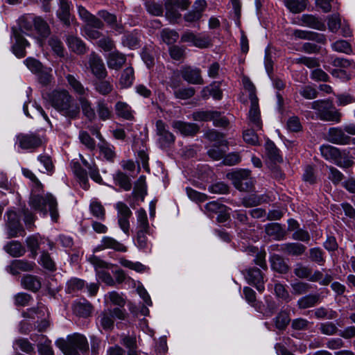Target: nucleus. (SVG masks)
<instances>
[{
    "mask_svg": "<svg viewBox=\"0 0 355 355\" xmlns=\"http://www.w3.org/2000/svg\"><path fill=\"white\" fill-rule=\"evenodd\" d=\"M15 43L12 46L13 53L19 58L26 56V47L29 46L28 41L17 31H14Z\"/></svg>",
    "mask_w": 355,
    "mask_h": 355,
    "instance_id": "nucleus-22",
    "label": "nucleus"
},
{
    "mask_svg": "<svg viewBox=\"0 0 355 355\" xmlns=\"http://www.w3.org/2000/svg\"><path fill=\"white\" fill-rule=\"evenodd\" d=\"M160 35L162 41L168 45L175 43L179 38V34L170 28H164Z\"/></svg>",
    "mask_w": 355,
    "mask_h": 355,
    "instance_id": "nucleus-54",
    "label": "nucleus"
},
{
    "mask_svg": "<svg viewBox=\"0 0 355 355\" xmlns=\"http://www.w3.org/2000/svg\"><path fill=\"white\" fill-rule=\"evenodd\" d=\"M40 263L46 270L49 271L56 270V265L50 254L46 251H43L40 256Z\"/></svg>",
    "mask_w": 355,
    "mask_h": 355,
    "instance_id": "nucleus-59",
    "label": "nucleus"
},
{
    "mask_svg": "<svg viewBox=\"0 0 355 355\" xmlns=\"http://www.w3.org/2000/svg\"><path fill=\"white\" fill-rule=\"evenodd\" d=\"M149 231L138 230L136 237V245L143 250H146L150 248V244L148 240L146 234Z\"/></svg>",
    "mask_w": 355,
    "mask_h": 355,
    "instance_id": "nucleus-57",
    "label": "nucleus"
},
{
    "mask_svg": "<svg viewBox=\"0 0 355 355\" xmlns=\"http://www.w3.org/2000/svg\"><path fill=\"white\" fill-rule=\"evenodd\" d=\"M35 23V17L32 15H24L19 19V26L20 29L24 32H28L33 30Z\"/></svg>",
    "mask_w": 355,
    "mask_h": 355,
    "instance_id": "nucleus-53",
    "label": "nucleus"
},
{
    "mask_svg": "<svg viewBox=\"0 0 355 355\" xmlns=\"http://www.w3.org/2000/svg\"><path fill=\"white\" fill-rule=\"evenodd\" d=\"M79 102L85 116L89 121H93L96 119V112L94 109L92 107L90 101L85 97H80L79 98Z\"/></svg>",
    "mask_w": 355,
    "mask_h": 355,
    "instance_id": "nucleus-46",
    "label": "nucleus"
},
{
    "mask_svg": "<svg viewBox=\"0 0 355 355\" xmlns=\"http://www.w3.org/2000/svg\"><path fill=\"white\" fill-rule=\"evenodd\" d=\"M14 347L30 355L35 354L34 345L30 343L27 338H19L14 341Z\"/></svg>",
    "mask_w": 355,
    "mask_h": 355,
    "instance_id": "nucleus-41",
    "label": "nucleus"
},
{
    "mask_svg": "<svg viewBox=\"0 0 355 355\" xmlns=\"http://www.w3.org/2000/svg\"><path fill=\"white\" fill-rule=\"evenodd\" d=\"M85 286V282L83 279L71 278L67 283L66 291L68 293H73L83 290Z\"/></svg>",
    "mask_w": 355,
    "mask_h": 355,
    "instance_id": "nucleus-55",
    "label": "nucleus"
},
{
    "mask_svg": "<svg viewBox=\"0 0 355 355\" xmlns=\"http://www.w3.org/2000/svg\"><path fill=\"white\" fill-rule=\"evenodd\" d=\"M221 83L219 81L213 82L209 86L205 87L201 92L202 96L204 98H208L211 96L216 100H220L222 96Z\"/></svg>",
    "mask_w": 355,
    "mask_h": 355,
    "instance_id": "nucleus-28",
    "label": "nucleus"
},
{
    "mask_svg": "<svg viewBox=\"0 0 355 355\" xmlns=\"http://www.w3.org/2000/svg\"><path fill=\"white\" fill-rule=\"evenodd\" d=\"M7 219L5 223V228L8 239L24 236L25 230L20 222V216L13 210H8L6 213Z\"/></svg>",
    "mask_w": 355,
    "mask_h": 355,
    "instance_id": "nucleus-7",
    "label": "nucleus"
},
{
    "mask_svg": "<svg viewBox=\"0 0 355 355\" xmlns=\"http://www.w3.org/2000/svg\"><path fill=\"white\" fill-rule=\"evenodd\" d=\"M98 323L105 331H111L114 328V321L110 309L103 311L97 318Z\"/></svg>",
    "mask_w": 355,
    "mask_h": 355,
    "instance_id": "nucleus-29",
    "label": "nucleus"
},
{
    "mask_svg": "<svg viewBox=\"0 0 355 355\" xmlns=\"http://www.w3.org/2000/svg\"><path fill=\"white\" fill-rule=\"evenodd\" d=\"M270 262L272 269L279 273L286 274L289 271V266L284 258L279 254H272L270 257Z\"/></svg>",
    "mask_w": 355,
    "mask_h": 355,
    "instance_id": "nucleus-26",
    "label": "nucleus"
},
{
    "mask_svg": "<svg viewBox=\"0 0 355 355\" xmlns=\"http://www.w3.org/2000/svg\"><path fill=\"white\" fill-rule=\"evenodd\" d=\"M99 80V81L94 83L95 90L103 96L109 94L113 89L112 85L108 80H104L103 79Z\"/></svg>",
    "mask_w": 355,
    "mask_h": 355,
    "instance_id": "nucleus-56",
    "label": "nucleus"
},
{
    "mask_svg": "<svg viewBox=\"0 0 355 355\" xmlns=\"http://www.w3.org/2000/svg\"><path fill=\"white\" fill-rule=\"evenodd\" d=\"M97 249L99 250L112 249L116 252H125L128 251V248L125 245L115 239L108 236H105L102 238L101 243L98 245Z\"/></svg>",
    "mask_w": 355,
    "mask_h": 355,
    "instance_id": "nucleus-19",
    "label": "nucleus"
},
{
    "mask_svg": "<svg viewBox=\"0 0 355 355\" xmlns=\"http://www.w3.org/2000/svg\"><path fill=\"white\" fill-rule=\"evenodd\" d=\"M115 110L116 114L126 120H132L134 119L132 110L129 105L126 103L119 101L115 105Z\"/></svg>",
    "mask_w": 355,
    "mask_h": 355,
    "instance_id": "nucleus-43",
    "label": "nucleus"
},
{
    "mask_svg": "<svg viewBox=\"0 0 355 355\" xmlns=\"http://www.w3.org/2000/svg\"><path fill=\"white\" fill-rule=\"evenodd\" d=\"M98 148L101 155H102L105 159L109 162L114 161L116 153L113 146H111L109 143L103 140L98 144Z\"/></svg>",
    "mask_w": 355,
    "mask_h": 355,
    "instance_id": "nucleus-48",
    "label": "nucleus"
},
{
    "mask_svg": "<svg viewBox=\"0 0 355 355\" xmlns=\"http://www.w3.org/2000/svg\"><path fill=\"white\" fill-rule=\"evenodd\" d=\"M47 102L62 115L76 119L80 115V106L69 92L64 89H54L47 94Z\"/></svg>",
    "mask_w": 355,
    "mask_h": 355,
    "instance_id": "nucleus-1",
    "label": "nucleus"
},
{
    "mask_svg": "<svg viewBox=\"0 0 355 355\" xmlns=\"http://www.w3.org/2000/svg\"><path fill=\"white\" fill-rule=\"evenodd\" d=\"M66 79L74 92L81 96L86 94L88 89L85 88L83 84L74 76L68 74L66 76Z\"/></svg>",
    "mask_w": 355,
    "mask_h": 355,
    "instance_id": "nucleus-49",
    "label": "nucleus"
},
{
    "mask_svg": "<svg viewBox=\"0 0 355 355\" xmlns=\"http://www.w3.org/2000/svg\"><path fill=\"white\" fill-rule=\"evenodd\" d=\"M292 35L296 39L314 41L320 44H325L327 42L325 35L313 31L295 29L293 31Z\"/></svg>",
    "mask_w": 355,
    "mask_h": 355,
    "instance_id": "nucleus-15",
    "label": "nucleus"
},
{
    "mask_svg": "<svg viewBox=\"0 0 355 355\" xmlns=\"http://www.w3.org/2000/svg\"><path fill=\"white\" fill-rule=\"evenodd\" d=\"M311 108L318 112L320 119L324 121L339 123L342 114L332 105L327 101H315L311 103Z\"/></svg>",
    "mask_w": 355,
    "mask_h": 355,
    "instance_id": "nucleus-5",
    "label": "nucleus"
},
{
    "mask_svg": "<svg viewBox=\"0 0 355 355\" xmlns=\"http://www.w3.org/2000/svg\"><path fill=\"white\" fill-rule=\"evenodd\" d=\"M4 250L13 257H21L25 254V249L17 241H12L4 246Z\"/></svg>",
    "mask_w": 355,
    "mask_h": 355,
    "instance_id": "nucleus-40",
    "label": "nucleus"
},
{
    "mask_svg": "<svg viewBox=\"0 0 355 355\" xmlns=\"http://www.w3.org/2000/svg\"><path fill=\"white\" fill-rule=\"evenodd\" d=\"M114 181L116 185L125 191H130L132 188L130 178L121 171H118L114 175Z\"/></svg>",
    "mask_w": 355,
    "mask_h": 355,
    "instance_id": "nucleus-45",
    "label": "nucleus"
},
{
    "mask_svg": "<svg viewBox=\"0 0 355 355\" xmlns=\"http://www.w3.org/2000/svg\"><path fill=\"white\" fill-rule=\"evenodd\" d=\"M181 75L183 79L191 84H202V78L200 71L197 68L184 67L181 69Z\"/></svg>",
    "mask_w": 355,
    "mask_h": 355,
    "instance_id": "nucleus-23",
    "label": "nucleus"
},
{
    "mask_svg": "<svg viewBox=\"0 0 355 355\" xmlns=\"http://www.w3.org/2000/svg\"><path fill=\"white\" fill-rule=\"evenodd\" d=\"M329 169L328 179L334 184L338 185L344 180V175L336 168L332 166H327Z\"/></svg>",
    "mask_w": 355,
    "mask_h": 355,
    "instance_id": "nucleus-61",
    "label": "nucleus"
},
{
    "mask_svg": "<svg viewBox=\"0 0 355 355\" xmlns=\"http://www.w3.org/2000/svg\"><path fill=\"white\" fill-rule=\"evenodd\" d=\"M205 208L209 217L213 218L216 216V221L222 222V201L220 198L207 203Z\"/></svg>",
    "mask_w": 355,
    "mask_h": 355,
    "instance_id": "nucleus-25",
    "label": "nucleus"
},
{
    "mask_svg": "<svg viewBox=\"0 0 355 355\" xmlns=\"http://www.w3.org/2000/svg\"><path fill=\"white\" fill-rule=\"evenodd\" d=\"M345 132L344 128H330L327 132V140L331 143L338 145L349 144L352 138Z\"/></svg>",
    "mask_w": 355,
    "mask_h": 355,
    "instance_id": "nucleus-16",
    "label": "nucleus"
},
{
    "mask_svg": "<svg viewBox=\"0 0 355 355\" xmlns=\"http://www.w3.org/2000/svg\"><path fill=\"white\" fill-rule=\"evenodd\" d=\"M147 12L154 16H162L164 12L163 4L160 2L147 1L145 3Z\"/></svg>",
    "mask_w": 355,
    "mask_h": 355,
    "instance_id": "nucleus-60",
    "label": "nucleus"
},
{
    "mask_svg": "<svg viewBox=\"0 0 355 355\" xmlns=\"http://www.w3.org/2000/svg\"><path fill=\"white\" fill-rule=\"evenodd\" d=\"M30 206L35 210L42 213L44 216L49 212L51 219L56 222L59 218L58 203L55 198L51 193L44 196L33 195L29 200Z\"/></svg>",
    "mask_w": 355,
    "mask_h": 355,
    "instance_id": "nucleus-3",
    "label": "nucleus"
},
{
    "mask_svg": "<svg viewBox=\"0 0 355 355\" xmlns=\"http://www.w3.org/2000/svg\"><path fill=\"white\" fill-rule=\"evenodd\" d=\"M173 127L177 129L184 136H194L200 130V127L196 123L176 121L173 123Z\"/></svg>",
    "mask_w": 355,
    "mask_h": 355,
    "instance_id": "nucleus-20",
    "label": "nucleus"
},
{
    "mask_svg": "<svg viewBox=\"0 0 355 355\" xmlns=\"http://www.w3.org/2000/svg\"><path fill=\"white\" fill-rule=\"evenodd\" d=\"M291 288L293 289V294L300 295L309 292L312 288V286L306 282H297L291 284Z\"/></svg>",
    "mask_w": 355,
    "mask_h": 355,
    "instance_id": "nucleus-63",
    "label": "nucleus"
},
{
    "mask_svg": "<svg viewBox=\"0 0 355 355\" xmlns=\"http://www.w3.org/2000/svg\"><path fill=\"white\" fill-rule=\"evenodd\" d=\"M135 80V71L132 67H126L121 73L119 80L122 87L127 88L130 87Z\"/></svg>",
    "mask_w": 355,
    "mask_h": 355,
    "instance_id": "nucleus-44",
    "label": "nucleus"
},
{
    "mask_svg": "<svg viewBox=\"0 0 355 355\" xmlns=\"http://www.w3.org/2000/svg\"><path fill=\"white\" fill-rule=\"evenodd\" d=\"M156 131L158 136V142L162 148H166L174 143L175 137L173 133L168 131L163 121H157Z\"/></svg>",
    "mask_w": 355,
    "mask_h": 355,
    "instance_id": "nucleus-11",
    "label": "nucleus"
},
{
    "mask_svg": "<svg viewBox=\"0 0 355 355\" xmlns=\"http://www.w3.org/2000/svg\"><path fill=\"white\" fill-rule=\"evenodd\" d=\"M35 263L33 261H28L24 259H15L11 261L7 267V271L13 275L20 273V272H28L33 270Z\"/></svg>",
    "mask_w": 355,
    "mask_h": 355,
    "instance_id": "nucleus-17",
    "label": "nucleus"
},
{
    "mask_svg": "<svg viewBox=\"0 0 355 355\" xmlns=\"http://www.w3.org/2000/svg\"><path fill=\"white\" fill-rule=\"evenodd\" d=\"M26 243L28 249L31 253L33 258H35L37 255V251L40 248V245L42 243V239L39 240L37 235H31L26 238Z\"/></svg>",
    "mask_w": 355,
    "mask_h": 355,
    "instance_id": "nucleus-50",
    "label": "nucleus"
},
{
    "mask_svg": "<svg viewBox=\"0 0 355 355\" xmlns=\"http://www.w3.org/2000/svg\"><path fill=\"white\" fill-rule=\"evenodd\" d=\"M21 284L24 288L34 293L38 291L42 286L40 278L32 275H24L21 278Z\"/></svg>",
    "mask_w": 355,
    "mask_h": 355,
    "instance_id": "nucleus-27",
    "label": "nucleus"
},
{
    "mask_svg": "<svg viewBox=\"0 0 355 355\" xmlns=\"http://www.w3.org/2000/svg\"><path fill=\"white\" fill-rule=\"evenodd\" d=\"M266 234L272 236L276 240L283 239L286 236V231L282 225L277 223H272L266 225L265 228Z\"/></svg>",
    "mask_w": 355,
    "mask_h": 355,
    "instance_id": "nucleus-36",
    "label": "nucleus"
},
{
    "mask_svg": "<svg viewBox=\"0 0 355 355\" xmlns=\"http://www.w3.org/2000/svg\"><path fill=\"white\" fill-rule=\"evenodd\" d=\"M320 151L325 159L334 162L340 168H349L354 164L346 150L341 151L335 146L324 144L320 146Z\"/></svg>",
    "mask_w": 355,
    "mask_h": 355,
    "instance_id": "nucleus-4",
    "label": "nucleus"
},
{
    "mask_svg": "<svg viewBox=\"0 0 355 355\" xmlns=\"http://www.w3.org/2000/svg\"><path fill=\"white\" fill-rule=\"evenodd\" d=\"M43 142L42 137L36 133H21L17 137L18 147L31 152H33L40 147Z\"/></svg>",
    "mask_w": 355,
    "mask_h": 355,
    "instance_id": "nucleus-9",
    "label": "nucleus"
},
{
    "mask_svg": "<svg viewBox=\"0 0 355 355\" xmlns=\"http://www.w3.org/2000/svg\"><path fill=\"white\" fill-rule=\"evenodd\" d=\"M96 108L98 116L101 120L107 121L112 118V107L106 103L105 100H98L96 103Z\"/></svg>",
    "mask_w": 355,
    "mask_h": 355,
    "instance_id": "nucleus-37",
    "label": "nucleus"
},
{
    "mask_svg": "<svg viewBox=\"0 0 355 355\" xmlns=\"http://www.w3.org/2000/svg\"><path fill=\"white\" fill-rule=\"evenodd\" d=\"M284 3L289 11L294 14L303 12L307 6L306 0H284Z\"/></svg>",
    "mask_w": 355,
    "mask_h": 355,
    "instance_id": "nucleus-42",
    "label": "nucleus"
},
{
    "mask_svg": "<svg viewBox=\"0 0 355 355\" xmlns=\"http://www.w3.org/2000/svg\"><path fill=\"white\" fill-rule=\"evenodd\" d=\"M34 27L37 33L43 38L47 37L50 35L49 26L41 17H35Z\"/></svg>",
    "mask_w": 355,
    "mask_h": 355,
    "instance_id": "nucleus-51",
    "label": "nucleus"
},
{
    "mask_svg": "<svg viewBox=\"0 0 355 355\" xmlns=\"http://www.w3.org/2000/svg\"><path fill=\"white\" fill-rule=\"evenodd\" d=\"M126 58L125 55L119 51L110 53L107 59V66L110 69L118 70L125 64Z\"/></svg>",
    "mask_w": 355,
    "mask_h": 355,
    "instance_id": "nucleus-30",
    "label": "nucleus"
},
{
    "mask_svg": "<svg viewBox=\"0 0 355 355\" xmlns=\"http://www.w3.org/2000/svg\"><path fill=\"white\" fill-rule=\"evenodd\" d=\"M314 315L318 319H335L338 314L334 310H328L324 307H320L314 310Z\"/></svg>",
    "mask_w": 355,
    "mask_h": 355,
    "instance_id": "nucleus-62",
    "label": "nucleus"
},
{
    "mask_svg": "<svg viewBox=\"0 0 355 355\" xmlns=\"http://www.w3.org/2000/svg\"><path fill=\"white\" fill-rule=\"evenodd\" d=\"M272 321L276 329L284 331L291 322L289 312L286 310L280 311L272 319Z\"/></svg>",
    "mask_w": 355,
    "mask_h": 355,
    "instance_id": "nucleus-33",
    "label": "nucleus"
},
{
    "mask_svg": "<svg viewBox=\"0 0 355 355\" xmlns=\"http://www.w3.org/2000/svg\"><path fill=\"white\" fill-rule=\"evenodd\" d=\"M73 312L78 316L83 318L89 317L92 311L93 306L88 301L76 302L73 306Z\"/></svg>",
    "mask_w": 355,
    "mask_h": 355,
    "instance_id": "nucleus-39",
    "label": "nucleus"
},
{
    "mask_svg": "<svg viewBox=\"0 0 355 355\" xmlns=\"http://www.w3.org/2000/svg\"><path fill=\"white\" fill-rule=\"evenodd\" d=\"M302 24L318 31H324L326 26L322 19L313 15H302L300 19Z\"/></svg>",
    "mask_w": 355,
    "mask_h": 355,
    "instance_id": "nucleus-24",
    "label": "nucleus"
},
{
    "mask_svg": "<svg viewBox=\"0 0 355 355\" xmlns=\"http://www.w3.org/2000/svg\"><path fill=\"white\" fill-rule=\"evenodd\" d=\"M68 47L77 54H84L87 51L85 43L78 37L69 35L67 38Z\"/></svg>",
    "mask_w": 355,
    "mask_h": 355,
    "instance_id": "nucleus-35",
    "label": "nucleus"
},
{
    "mask_svg": "<svg viewBox=\"0 0 355 355\" xmlns=\"http://www.w3.org/2000/svg\"><path fill=\"white\" fill-rule=\"evenodd\" d=\"M294 62L297 64H303L309 69L319 67L320 62L319 58L315 57H308L302 55L298 58H295Z\"/></svg>",
    "mask_w": 355,
    "mask_h": 355,
    "instance_id": "nucleus-52",
    "label": "nucleus"
},
{
    "mask_svg": "<svg viewBox=\"0 0 355 355\" xmlns=\"http://www.w3.org/2000/svg\"><path fill=\"white\" fill-rule=\"evenodd\" d=\"M89 66L93 75L98 79H105L107 75L103 60L94 52L89 57Z\"/></svg>",
    "mask_w": 355,
    "mask_h": 355,
    "instance_id": "nucleus-12",
    "label": "nucleus"
},
{
    "mask_svg": "<svg viewBox=\"0 0 355 355\" xmlns=\"http://www.w3.org/2000/svg\"><path fill=\"white\" fill-rule=\"evenodd\" d=\"M73 171L78 178L81 187L87 190L89 187L87 172L85 170L78 162H74L73 164Z\"/></svg>",
    "mask_w": 355,
    "mask_h": 355,
    "instance_id": "nucleus-34",
    "label": "nucleus"
},
{
    "mask_svg": "<svg viewBox=\"0 0 355 355\" xmlns=\"http://www.w3.org/2000/svg\"><path fill=\"white\" fill-rule=\"evenodd\" d=\"M243 294L245 299L251 304L257 311H262V304L261 302L257 300L256 293L250 287H244Z\"/></svg>",
    "mask_w": 355,
    "mask_h": 355,
    "instance_id": "nucleus-47",
    "label": "nucleus"
},
{
    "mask_svg": "<svg viewBox=\"0 0 355 355\" xmlns=\"http://www.w3.org/2000/svg\"><path fill=\"white\" fill-rule=\"evenodd\" d=\"M249 170L241 169L227 174V178L232 182L234 186L241 191H250L254 184Z\"/></svg>",
    "mask_w": 355,
    "mask_h": 355,
    "instance_id": "nucleus-6",
    "label": "nucleus"
},
{
    "mask_svg": "<svg viewBox=\"0 0 355 355\" xmlns=\"http://www.w3.org/2000/svg\"><path fill=\"white\" fill-rule=\"evenodd\" d=\"M137 220L138 230L149 231V223L146 211L144 209H139L137 211Z\"/></svg>",
    "mask_w": 355,
    "mask_h": 355,
    "instance_id": "nucleus-58",
    "label": "nucleus"
},
{
    "mask_svg": "<svg viewBox=\"0 0 355 355\" xmlns=\"http://www.w3.org/2000/svg\"><path fill=\"white\" fill-rule=\"evenodd\" d=\"M321 301L319 294H311L301 297L297 301V306L301 309L313 307Z\"/></svg>",
    "mask_w": 355,
    "mask_h": 355,
    "instance_id": "nucleus-38",
    "label": "nucleus"
},
{
    "mask_svg": "<svg viewBox=\"0 0 355 355\" xmlns=\"http://www.w3.org/2000/svg\"><path fill=\"white\" fill-rule=\"evenodd\" d=\"M250 107L248 112V119L253 128L257 130L262 128V121L259 107V99L250 100Z\"/></svg>",
    "mask_w": 355,
    "mask_h": 355,
    "instance_id": "nucleus-18",
    "label": "nucleus"
},
{
    "mask_svg": "<svg viewBox=\"0 0 355 355\" xmlns=\"http://www.w3.org/2000/svg\"><path fill=\"white\" fill-rule=\"evenodd\" d=\"M181 41L190 42L200 49L207 48L211 45V40L209 36L201 34L196 35L191 31L184 32L181 37Z\"/></svg>",
    "mask_w": 355,
    "mask_h": 355,
    "instance_id": "nucleus-14",
    "label": "nucleus"
},
{
    "mask_svg": "<svg viewBox=\"0 0 355 355\" xmlns=\"http://www.w3.org/2000/svg\"><path fill=\"white\" fill-rule=\"evenodd\" d=\"M244 275L248 284L254 286L259 292L262 293L265 290V275L260 269L250 268L245 270Z\"/></svg>",
    "mask_w": 355,
    "mask_h": 355,
    "instance_id": "nucleus-10",
    "label": "nucleus"
},
{
    "mask_svg": "<svg viewBox=\"0 0 355 355\" xmlns=\"http://www.w3.org/2000/svg\"><path fill=\"white\" fill-rule=\"evenodd\" d=\"M123 46H128L130 49H135L139 45V38L137 33H130L125 34L122 39Z\"/></svg>",
    "mask_w": 355,
    "mask_h": 355,
    "instance_id": "nucleus-64",
    "label": "nucleus"
},
{
    "mask_svg": "<svg viewBox=\"0 0 355 355\" xmlns=\"http://www.w3.org/2000/svg\"><path fill=\"white\" fill-rule=\"evenodd\" d=\"M192 119L196 121H212L215 126H222V116L220 112L198 110L193 112Z\"/></svg>",
    "mask_w": 355,
    "mask_h": 355,
    "instance_id": "nucleus-13",
    "label": "nucleus"
},
{
    "mask_svg": "<svg viewBox=\"0 0 355 355\" xmlns=\"http://www.w3.org/2000/svg\"><path fill=\"white\" fill-rule=\"evenodd\" d=\"M57 16L64 25H70V3L67 0L59 1Z\"/></svg>",
    "mask_w": 355,
    "mask_h": 355,
    "instance_id": "nucleus-32",
    "label": "nucleus"
},
{
    "mask_svg": "<svg viewBox=\"0 0 355 355\" xmlns=\"http://www.w3.org/2000/svg\"><path fill=\"white\" fill-rule=\"evenodd\" d=\"M55 345L64 355H82L89 350L87 338L77 333L58 339Z\"/></svg>",
    "mask_w": 355,
    "mask_h": 355,
    "instance_id": "nucleus-2",
    "label": "nucleus"
},
{
    "mask_svg": "<svg viewBox=\"0 0 355 355\" xmlns=\"http://www.w3.org/2000/svg\"><path fill=\"white\" fill-rule=\"evenodd\" d=\"M306 250V247L300 243H286L281 245L279 249L284 254L293 257L302 256Z\"/></svg>",
    "mask_w": 355,
    "mask_h": 355,
    "instance_id": "nucleus-21",
    "label": "nucleus"
},
{
    "mask_svg": "<svg viewBox=\"0 0 355 355\" xmlns=\"http://www.w3.org/2000/svg\"><path fill=\"white\" fill-rule=\"evenodd\" d=\"M191 4L189 0H165V17L171 24H176L181 18L182 15L178 8L187 10Z\"/></svg>",
    "mask_w": 355,
    "mask_h": 355,
    "instance_id": "nucleus-8",
    "label": "nucleus"
},
{
    "mask_svg": "<svg viewBox=\"0 0 355 355\" xmlns=\"http://www.w3.org/2000/svg\"><path fill=\"white\" fill-rule=\"evenodd\" d=\"M266 154L268 159L274 163H281L283 162L282 156L279 153V150L277 148L275 143L268 139L265 144Z\"/></svg>",
    "mask_w": 355,
    "mask_h": 355,
    "instance_id": "nucleus-31",
    "label": "nucleus"
}]
</instances>
